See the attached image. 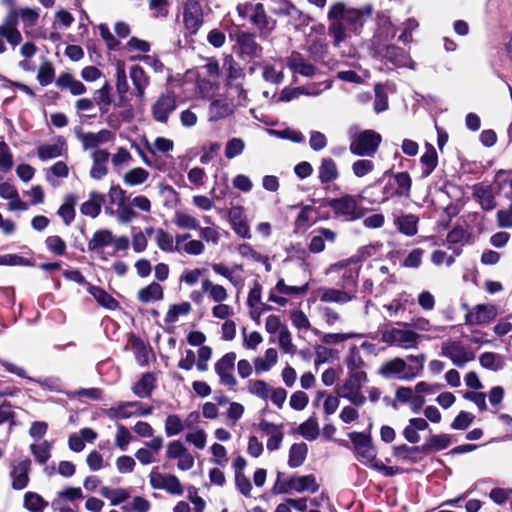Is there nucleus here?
<instances>
[{"instance_id":"obj_60","label":"nucleus","mask_w":512,"mask_h":512,"mask_svg":"<svg viewBox=\"0 0 512 512\" xmlns=\"http://www.w3.org/2000/svg\"><path fill=\"white\" fill-rule=\"evenodd\" d=\"M169 457L178 459V467L181 470H188L193 466L194 458L187 450H168Z\"/></svg>"},{"instance_id":"obj_32","label":"nucleus","mask_w":512,"mask_h":512,"mask_svg":"<svg viewBox=\"0 0 512 512\" xmlns=\"http://www.w3.org/2000/svg\"><path fill=\"white\" fill-rule=\"evenodd\" d=\"M201 286L202 291L215 303L225 302L228 299L226 288L220 284L213 283L209 279H204Z\"/></svg>"},{"instance_id":"obj_63","label":"nucleus","mask_w":512,"mask_h":512,"mask_svg":"<svg viewBox=\"0 0 512 512\" xmlns=\"http://www.w3.org/2000/svg\"><path fill=\"white\" fill-rule=\"evenodd\" d=\"M286 328H288L287 325L277 315H269L265 320V330L269 334L278 335Z\"/></svg>"},{"instance_id":"obj_48","label":"nucleus","mask_w":512,"mask_h":512,"mask_svg":"<svg viewBox=\"0 0 512 512\" xmlns=\"http://www.w3.org/2000/svg\"><path fill=\"white\" fill-rule=\"evenodd\" d=\"M100 493L103 497L110 500V503L113 506H117L125 502L130 497V493L123 488L113 489L105 486L101 488Z\"/></svg>"},{"instance_id":"obj_29","label":"nucleus","mask_w":512,"mask_h":512,"mask_svg":"<svg viewBox=\"0 0 512 512\" xmlns=\"http://www.w3.org/2000/svg\"><path fill=\"white\" fill-rule=\"evenodd\" d=\"M56 85L62 90H69V92L74 96L82 95L86 92L84 84L75 79L70 73L61 74L56 80Z\"/></svg>"},{"instance_id":"obj_50","label":"nucleus","mask_w":512,"mask_h":512,"mask_svg":"<svg viewBox=\"0 0 512 512\" xmlns=\"http://www.w3.org/2000/svg\"><path fill=\"white\" fill-rule=\"evenodd\" d=\"M339 358L338 351L328 348L326 346H317L315 348V359L314 363L316 366L324 363H332Z\"/></svg>"},{"instance_id":"obj_26","label":"nucleus","mask_w":512,"mask_h":512,"mask_svg":"<svg viewBox=\"0 0 512 512\" xmlns=\"http://www.w3.org/2000/svg\"><path fill=\"white\" fill-rule=\"evenodd\" d=\"M278 352L275 348H268L263 356L253 359L254 370L257 375L269 372L278 363Z\"/></svg>"},{"instance_id":"obj_19","label":"nucleus","mask_w":512,"mask_h":512,"mask_svg":"<svg viewBox=\"0 0 512 512\" xmlns=\"http://www.w3.org/2000/svg\"><path fill=\"white\" fill-rule=\"evenodd\" d=\"M229 220L233 231L244 239H251V231L244 209L241 206H234L229 210Z\"/></svg>"},{"instance_id":"obj_18","label":"nucleus","mask_w":512,"mask_h":512,"mask_svg":"<svg viewBox=\"0 0 512 512\" xmlns=\"http://www.w3.org/2000/svg\"><path fill=\"white\" fill-rule=\"evenodd\" d=\"M175 242H177L178 253L199 256L205 251L204 242L202 240L192 239L189 233L177 234L175 236Z\"/></svg>"},{"instance_id":"obj_17","label":"nucleus","mask_w":512,"mask_h":512,"mask_svg":"<svg viewBox=\"0 0 512 512\" xmlns=\"http://www.w3.org/2000/svg\"><path fill=\"white\" fill-rule=\"evenodd\" d=\"M149 412L150 410L142 411L138 402H121L105 410L106 416L111 419H127Z\"/></svg>"},{"instance_id":"obj_3","label":"nucleus","mask_w":512,"mask_h":512,"mask_svg":"<svg viewBox=\"0 0 512 512\" xmlns=\"http://www.w3.org/2000/svg\"><path fill=\"white\" fill-rule=\"evenodd\" d=\"M367 380L368 377L365 371L347 370V378L339 388V395L354 406H363L366 403V397L361 389Z\"/></svg>"},{"instance_id":"obj_34","label":"nucleus","mask_w":512,"mask_h":512,"mask_svg":"<svg viewBox=\"0 0 512 512\" xmlns=\"http://www.w3.org/2000/svg\"><path fill=\"white\" fill-rule=\"evenodd\" d=\"M65 151L66 143L59 138L54 143L41 145L38 148V156L41 160H48L61 156Z\"/></svg>"},{"instance_id":"obj_12","label":"nucleus","mask_w":512,"mask_h":512,"mask_svg":"<svg viewBox=\"0 0 512 512\" xmlns=\"http://www.w3.org/2000/svg\"><path fill=\"white\" fill-rule=\"evenodd\" d=\"M183 23L190 34H196L203 24V9L196 0H188L183 6Z\"/></svg>"},{"instance_id":"obj_38","label":"nucleus","mask_w":512,"mask_h":512,"mask_svg":"<svg viewBox=\"0 0 512 512\" xmlns=\"http://www.w3.org/2000/svg\"><path fill=\"white\" fill-rule=\"evenodd\" d=\"M114 236L111 231L101 229L93 234L92 239L88 242V249L91 251H99L104 247L112 244Z\"/></svg>"},{"instance_id":"obj_43","label":"nucleus","mask_w":512,"mask_h":512,"mask_svg":"<svg viewBox=\"0 0 512 512\" xmlns=\"http://www.w3.org/2000/svg\"><path fill=\"white\" fill-rule=\"evenodd\" d=\"M97 434L90 428H84L79 433H75L69 437L70 448H83L85 444H91Z\"/></svg>"},{"instance_id":"obj_6","label":"nucleus","mask_w":512,"mask_h":512,"mask_svg":"<svg viewBox=\"0 0 512 512\" xmlns=\"http://www.w3.org/2000/svg\"><path fill=\"white\" fill-rule=\"evenodd\" d=\"M355 457L362 464L373 468L386 476H392L398 471H403V467L389 466L387 464L392 463V458L378 455L377 450H355Z\"/></svg>"},{"instance_id":"obj_11","label":"nucleus","mask_w":512,"mask_h":512,"mask_svg":"<svg viewBox=\"0 0 512 512\" xmlns=\"http://www.w3.org/2000/svg\"><path fill=\"white\" fill-rule=\"evenodd\" d=\"M235 361L236 353L229 352L222 356L215 364V371L219 376L220 383L232 389L238 384L234 375Z\"/></svg>"},{"instance_id":"obj_57","label":"nucleus","mask_w":512,"mask_h":512,"mask_svg":"<svg viewBox=\"0 0 512 512\" xmlns=\"http://www.w3.org/2000/svg\"><path fill=\"white\" fill-rule=\"evenodd\" d=\"M405 361L407 362V369L411 377V380H413L414 378L421 374L424 368L425 355H410L407 357V360Z\"/></svg>"},{"instance_id":"obj_21","label":"nucleus","mask_w":512,"mask_h":512,"mask_svg":"<svg viewBox=\"0 0 512 512\" xmlns=\"http://www.w3.org/2000/svg\"><path fill=\"white\" fill-rule=\"evenodd\" d=\"M381 55L396 66L415 69L416 63L409 54L397 46L389 45L385 47Z\"/></svg>"},{"instance_id":"obj_16","label":"nucleus","mask_w":512,"mask_h":512,"mask_svg":"<svg viewBox=\"0 0 512 512\" xmlns=\"http://www.w3.org/2000/svg\"><path fill=\"white\" fill-rule=\"evenodd\" d=\"M496 308L489 304H479L468 310L465 315V322L469 325L486 324L495 319Z\"/></svg>"},{"instance_id":"obj_25","label":"nucleus","mask_w":512,"mask_h":512,"mask_svg":"<svg viewBox=\"0 0 512 512\" xmlns=\"http://www.w3.org/2000/svg\"><path fill=\"white\" fill-rule=\"evenodd\" d=\"M234 112V106L225 99H215L209 105L208 120L216 122L227 118Z\"/></svg>"},{"instance_id":"obj_54","label":"nucleus","mask_w":512,"mask_h":512,"mask_svg":"<svg viewBox=\"0 0 512 512\" xmlns=\"http://www.w3.org/2000/svg\"><path fill=\"white\" fill-rule=\"evenodd\" d=\"M191 309L192 307L189 302L174 304L169 307L165 317V322L175 323L178 321L179 317L187 315L191 311Z\"/></svg>"},{"instance_id":"obj_42","label":"nucleus","mask_w":512,"mask_h":512,"mask_svg":"<svg viewBox=\"0 0 512 512\" xmlns=\"http://www.w3.org/2000/svg\"><path fill=\"white\" fill-rule=\"evenodd\" d=\"M479 362L483 368L492 371H499L503 369L505 365L504 357L493 352H485L481 354L479 357Z\"/></svg>"},{"instance_id":"obj_36","label":"nucleus","mask_w":512,"mask_h":512,"mask_svg":"<svg viewBox=\"0 0 512 512\" xmlns=\"http://www.w3.org/2000/svg\"><path fill=\"white\" fill-rule=\"evenodd\" d=\"M172 221L174 225L180 229L198 230L200 228V221L195 216L186 211H175Z\"/></svg>"},{"instance_id":"obj_45","label":"nucleus","mask_w":512,"mask_h":512,"mask_svg":"<svg viewBox=\"0 0 512 512\" xmlns=\"http://www.w3.org/2000/svg\"><path fill=\"white\" fill-rule=\"evenodd\" d=\"M155 378L152 374H144L139 381L133 386V393L139 398H145L151 394L154 388Z\"/></svg>"},{"instance_id":"obj_40","label":"nucleus","mask_w":512,"mask_h":512,"mask_svg":"<svg viewBox=\"0 0 512 512\" xmlns=\"http://www.w3.org/2000/svg\"><path fill=\"white\" fill-rule=\"evenodd\" d=\"M138 300L143 303L158 301L163 298V288L158 283H151L137 293Z\"/></svg>"},{"instance_id":"obj_37","label":"nucleus","mask_w":512,"mask_h":512,"mask_svg":"<svg viewBox=\"0 0 512 512\" xmlns=\"http://www.w3.org/2000/svg\"><path fill=\"white\" fill-rule=\"evenodd\" d=\"M474 196L484 210L495 208V198L492 189L489 186L479 185L474 188Z\"/></svg>"},{"instance_id":"obj_15","label":"nucleus","mask_w":512,"mask_h":512,"mask_svg":"<svg viewBox=\"0 0 512 512\" xmlns=\"http://www.w3.org/2000/svg\"><path fill=\"white\" fill-rule=\"evenodd\" d=\"M150 483L153 488L165 490L173 495H181L183 493V487L179 479L171 474L152 472Z\"/></svg>"},{"instance_id":"obj_52","label":"nucleus","mask_w":512,"mask_h":512,"mask_svg":"<svg viewBox=\"0 0 512 512\" xmlns=\"http://www.w3.org/2000/svg\"><path fill=\"white\" fill-rule=\"evenodd\" d=\"M347 370L364 371L365 362L356 346L349 349L348 355L345 358Z\"/></svg>"},{"instance_id":"obj_41","label":"nucleus","mask_w":512,"mask_h":512,"mask_svg":"<svg viewBox=\"0 0 512 512\" xmlns=\"http://www.w3.org/2000/svg\"><path fill=\"white\" fill-rule=\"evenodd\" d=\"M155 241L161 251L167 253L177 252V242H175V237L169 232L158 229L156 231Z\"/></svg>"},{"instance_id":"obj_35","label":"nucleus","mask_w":512,"mask_h":512,"mask_svg":"<svg viewBox=\"0 0 512 512\" xmlns=\"http://www.w3.org/2000/svg\"><path fill=\"white\" fill-rule=\"evenodd\" d=\"M130 78L134 85L136 95L142 99L145 94V89L149 84V79L146 76V73L140 66L134 65L130 68Z\"/></svg>"},{"instance_id":"obj_53","label":"nucleus","mask_w":512,"mask_h":512,"mask_svg":"<svg viewBox=\"0 0 512 512\" xmlns=\"http://www.w3.org/2000/svg\"><path fill=\"white\" fill-rule=\"evenodd\" d=\"M298 433L306 440L312 441L319 435V425L315 418L311 417L298 427Z\"/></svg>"},{"instance_id":"obj_39","label":"nucleus","mask_w":512,"mask_h":512,"mask_svg":"<svg viewBox=\"0 0 512 512\" xmlns=\"http://www.w3.org/2000/svg\"><path fill=\"white\" fill-rule=\"evenodd\" d=\"M289 317L292 322V325L298 331H312L315 335L320 334V331L318 329L312 327L309 318L302 310L290 311Z\"/></svg>"},{"instance_id":"obj_2","label":"nucleus","mask_w":512,"mask_h":512,"mask_svg":"<svg viewBox=\"0 0 512 512\" xmlns=\"http://www.w3.org/2000/svg\"><path fill=\"white\" fill-rule=\"evenodd\" d=\"M39 17L38 8L22 7L18 10H10L0 23V36L4 37L12 47L18 46L22 42V34L17 26L19 18L25 34L37 37L33 27L37 24Z\"/></svg>"},{"instance_id":"obj_46","label":"nucleus","mask_w":512,"mask_h":512,"mask_svg":"<svg viewBox=\"0 0 512 512\" xmlns=\"http://www.w3.org/2000/svg\"><path fill=\"white\" fill-rule=\"evenodd\" d=\"M149 172L141 167L127 171L123 176V182L127 186H137L145 183L149 178Z\"/></svg>"},{"instance_id":"obj_10","label":"nucleus","mask_w":512,"mask_h":512,"mask_svg":"<svg viewBox=\"0 0 512 512\" xmlns=\"http://www.w3.org/2000/svg\"><path fill=\"white\" fill-rule=\"evenodd\" d=\"M177 108V97L173 92L161 94L151 107L153 119L162 124H166L170 115Z\"/></svg>"},{"instance_id":"obj_44","label":"nucleus","mask_w":512,"mask_h":512,"mask_svg":"<svg viewBox=\"0 0 512 512\" xmlns=\"http://www.w3.org/2000/svg\"><path fill=\"white\" fill-rule=\"evenodd\" d=\"M88 292L103 307L113 310L118 306L117 301L102 288L88 284Z\"/></svg>"},{"instance_id":"obj_59","label":"nucleus","mask_w":512,"mask_h":512,"mask_svg":"<svg viewBox=\"0 0 512 512\" xmlns=\"http://www.w3.org/2000/svg\"><path fill=\"white\" fill-rule=\"evenodd\" d=\"M150 508V501L141 496L134 497L129 504L122 506L123 512H148Z\"/></svg>"},{"instance_id":"obj_62","label":"nucleus","mask_w":512,"mask_h":512,"mask_svg":"<svg viewBox=\"0 0 512 512\" xmlns=\"http://www.w3.org/2000/svg\"><path fill=\"white\" fill-rule=\"evenodd\" d=\"M245 149V143L241 138L230 139L225 147V156L228 159H233L239 156Z\"/></svg>"},{"instance_id":"obj_20","label":"nucleus","mask_w":512,"mask_h":512,"mask_svg":"<svg viewBox=\"0 0 512 512\" xmlns=\"http://www.w3.org/2000/svg\"><path fill=\"white\" fill-rule=\"evenodd\" d=\"M318 295L321 302L339 305H344L356 297L355 292L329 287L319 288Z\"/></svg>"},{"instance_id":"obj_28","label":"nucleus","mask_w":512,"mask_h":512,"mask_svg":"<svg viewBox=\"0 0 512 512\" xmlns=\"http://www.w3.org/2000/svg\"><path fill=\"white\" fill-rule=\"evenodd\" d=\"M339 177L336 162L329 157L323 158L318 167V178L322 184L335 181Z\"/></svg>"},{"instance_id":"obj_8","label":"nucleus","mask_w":512,"mask_h":512,"mask_svg":"<svg viewBox=\"0 0 512 512\" xmlns=\"http://www.w3.org/2000/svg\"><path fill=\"white\" fill-rule=\"evenodd\" d=\"M420 335L412 330L393 328L382 334V340L403 349H414L418 346Z\"/></svg>"},{"instance_id":"obj_64","label":"nucleus","mask_w":512,"mask_h":512,"mask_svg":"<svg viewBox=\"0 0 512 512\" xmlns=\"http://www.w3.org/2000/svg\"><path fill=\"white\" fill-rule=\"evenodd\" d=\"M496 219L498 227L512 229V203L507 208L498 210Z\"/></svg>"},{"instance_id":"obj_30","label":"nucleus","mask_w":512,"mask_h":512,"mask_svg":"<svg viewBox=\"0 0 512 512\" xmlns=\"http://www.w3.org/2000/svg\"><path fill=\"white\" fill-rule=\"evenodd\" d=\"M273 12L276 15L287 16L300 24H307L310 21V18L296 8L290 1H282Z\"/></svg>"},{"instance_id":"obj_58","label":"nucleus","mask_w":512,"mask_h":512,"mask_svg":"<svg viewBox=\"0 0 512 512\" xmlns=\"http://www.w3.org/2000/svg\"><path fill=\"white\" fill-rule=\"evenodd\" d=\"M74 204V196H69L67 197L66 202L63 203L58 210V215L63 219L67 226L70 225L75 218Z\"/></svg>"},{"instance_id":"obj_49","label":"nucleus","mask_w":512,"mask_h":512,"mask_svg":"<svg viewBox=\"0 0 512 512\" xmlns=\"http://www.w3.org/2000/svg\"><path fill=\"white\" fill-rule=\"evenodd\" d=\"M212 270L226 278L235 287L242 288L244 285V279L240 275L234 274V272L222 263L212 264Z\"/></svg>"},{"instance_id":"obj_1","label":"nucleus","mask_w":512,"mask_h":512,"mask_svg":"<svg viewBox=\"0 0 512 512\" xmlns=\"http://www.w3.org/2000/svg\"><path fill=\"white\" fill-rule=\"evenodd\" d=\"M371 15V8L362 9L346 6L342 2L333 3L328 11L327 18L330 22L328 31L333 37L335 46L344 42L351 32H357Z\"/></svg>"},{"instance_id":"obj_51","label":"nucleus","mask_w":512,"mask_h":512,"mask_svg":"<svg viewBox=\"0 0 512 512\" xmlns=\"http://www.w3.org/2000/svg\"><path fill=\"white\" fill-rule=\"evenodd\" d=\"M418 218L414 215H404L396 220L400 232L407 236H413L417 233Z\"/></svg>"},{"instance_id":"obj_14","label":"nucleus","mask_w":512,"mask_h":512,"mask_svg":"<svg viewBox=\"0 0 512 512\" xmlns=\"http://www.w3.org/2000/svg\"><path fill=\"white\" fill-rule=\"evenodd\" d=\"M378 374L386 379L411 380L407 369V362L399 357L384 362L380 366Z\"/></svg>"},{"instance_id":"obj_23","label":"nucleus","mask_w":512,"mask_h":512,"mask_svg":"<svg viewBox=\"0 0 512 512\" xmlns=\"http://www.w3.org/2000/svg\"><path fill=\"white\" fill-rule=\"evenodd\" d=\"M287 66L292 72L299 73L305 77H312L316 72V68L303 55L295 51L287 58Z\"/></svg>"},{"instance_id":"obj_22","label":"nucleus","mask_w":512,"mask_h":512,"mask_svg":"<svg viewBox=\"0 0 512 512\" xmlns=\"http://www.w3.org/2000/svg\"><path fill=\"white\" fill-rule=\"evenodd\" d=\"M78 139L81 141L83 148L88 150L113 140L114 134L109 130L103 129L96 133H81L78 135Z\"/></svg>"},{"instance_id":"obj_33","label":"nucleus","mask_w":512,"mask_h":512,"mask_svg":"<svg viewBox=\"0 0 512 512\" xmlns=\"http://www.w3.org/2000/svg\"><path fill=\"white\" fill-rule=\"evenodd\" d=\"M104 201L105 198L102 194L91 192L89 199L81 205L80 211L83 215L95 218L100 214Z\"/></svg>"},{"instance_id":"obj_7","label":"nucleus","mask_w":512,"mask_h":512,"mask_svg":"<svg viewBox=\"0 0 512 512\" xmlns=\"http://www.w3.org/2000/svg\"><path fill=\"white\" fill-rule=\"evenodd\" d=\"M238 15L243 19H248L260 30L271 31L273 23L268 19L264 7L261 3H243L237 6Z\"/></svg>"},{"instance_id":"obj_31","label":"nucleus","mask_w":512,"mask_h":512,"mask_svg":"<svg viewBox=\"0 0 512 512\" xmlns=\"http://www.w3.org/2000/svg\"><path fill=\"white\" fill-rule=\"evenodd\" d=\"M314 235L311 238L309 249L313 253H320L325 248V240L334 242L336 234L329 229L321 228L313 232Z\"/></svg>"},{"instance_id":"obj_9","label":"nucleus","mask_w":512,"mask_h":512,"mask_svg":"<svg viewBox=\"0 0 512 512\" xmlns=\"http://www.w3.org/2000/svg\"><path fill=\"white\" fill-rule=\"evenodd\" d=\"M441 353L460 368L475 359V354L471 350L464 347L460 342L452 340L444 341L441 344Z\"/></svg>"},{"instance_id":"obj_27","label":"nucleus","mask_w":512,"mask_h":512,"mask_svg":"<svg viewBox=\"0 0 512 512\" xmlns=\"http://www.w3.org/2000/svg\"><path fill=\"white\" fill-rule=\"evenodd\" d=\"M30 461L27 459L20 460L13 466L11 471L12 487L16 490L25 488L28 484Z\"/></svg>"},{"instance_id":"obj_61","label":"nucleus","mask_w":512,"mask_h":512,"mask_svg":"<svg viewBox=\"0 0 512 512\" xmlns=\"http://www.w3.org/2000/svg\"><path fill=\"white\" fill-rule=\"evenodd\" d=\"M54 68L50 62H44L40 65L37 80L42 86H47L52 83L54 79Z\"/></svg>"},{"instance_id":"obj_55","label":"nucleus","mask_w":512,"mask_h":512,"mask_svg":"<svg viewBox=\"0 0 512 512\" xmlns=\"http://www.w3.org/2000/svg\"><path fill=\"white\" fill-rule=\"evenodd\" d=\"M116 68V89L117 92L123 97L129 90V85L126 78L125 63L118 60L115 64Z\"/></svg>"},{"instance_id":"obj_47","label":"nucleus","mask_w":512,"mask_h":512,"mask_svg":"<svg viewBox=\"0 0 512 512\" xmlns=\"http://www.w3.org/2000/svg\"><path fill=\"white\" fill-rule=\"evenodd\" d=\"M246 388L251 395L267 401L271 386L264 380L252 379L247 382Z\"/></svg>"},{"instance_id":"obj_5","label":"nucleus","mask_w":512,"mask_h":512,"mask_svg":"<svg viewBox=\"0 0 512 512\" xmlns=\"http://www.w3.org/2000/svg\"><path fill=\"white\" fill-rule=\"evenodd\" d=\"M319 489V484L313 475H305L285 479L282 473H278L276 483L273 487L275 494H285L292 491L315 493Z\"/></svg>"},{"instance_id":"obj_24","label":"nucleus","mask_w":512,"mask_h":512,"mask_svg":"<svg viewBox=\"0 0 512 512\" xmlns=\"http://www.w3.org/2000/svg\"><path fill=\"white\" fill-rule=\"evenodd\" d=\"M109 156L108 151L104 149H96L92 152L93 165L90 170V176L93 179L99 180L108 173L107 163Z\"/></svg>"},{"instance_id":"obj_56","label":"nucleus","mask_w":512,"mask_h":512,"mask_svg":"<svg viewBox=\"0 0 512 512\" xmlns=\"http://www.w3.org/2000/svg\"><path fill=\"white\" fill-rule=\"evenodd\" d=\"M24 506L31 512H42L47 502L37 493L27 492L24 496Z\"/></svg>"},{"instance_id":"obj_13","label":"nucleus","mask_w":512,"mask_h":512,"mask_svg":"<svg viewBox=\"0 0 512 512\" xmlns=\"http://www.w3.org/2000/svg\"><path fill=\"white\" fill-rule=\"evenodd\" d=\"M328 205L336 215L344 216L351 220L361 216L357 200L351 195L332 199L328 202Z\"/></svg>"},{"instance_id":"obj_4","label":"nucleus","mask_w":512,"mask_h":512,"mask_svg":"<svg viewBox=\"0 0 512 512\" xmlns=\"http://www.w3.org/2000/svg\"><path fill=\"white\" fill-rule=\"evenodd\" d=\"M382 141L381 135L374 130L354 133L350 139L349 150L360 157H372L376 154Z\"/></svg>"}]
</instances>
